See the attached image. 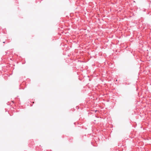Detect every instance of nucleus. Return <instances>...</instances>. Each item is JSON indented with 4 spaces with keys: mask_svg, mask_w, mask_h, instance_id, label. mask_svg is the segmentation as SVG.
Listing matches in <instances>:
<instances>
[{
    "mask_svg": "<svg viewBox=\"0 0 151 151\" xmlns=\"http://www.w3.org/2000/svg\"><path fill=\"white\" fill-rule=\"evenodd\" d=\"M3 42L4 43L5 42Z\"/></svg>",
    "mask_w": 151,
    "mask_h": 151,
    "instance_id": "f257e3e1",
    "label": "nucleus"
}]
</instances>
